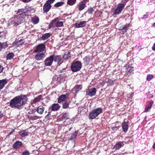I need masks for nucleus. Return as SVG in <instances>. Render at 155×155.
<instances>
[{
	"label": "nucleus",
	"mask_w": 155,
	"mask_h": 155,
	"mask_svg": "<svg viewBox=\"0 0 155 155\" xmlns=\"http://www.w3.org/2000/svg\"><path fill=\"white\" fill-rule=\"evenodd\" d=\"M55 0H48L46 1V2L47 3H48L50 5H51V4L53 3Z\"/></svg>",
	"instance_id": "obj_48"
},
{
	"label": "nucleus",
	"mask_w": 155,
	"mask_h": 155,
	"mask_svg": "<svg viewBox=\"0 0 155 155\" xmlns=\"http://www.w3.org/2000/svg\"><path fill=\"white\" fill-rule=\"evenodd\" d=\"M71 56L70 52L68 51L65 53V54L64 55L63 58L64 59H67Z\"/></svg>",
	"instance_id": "obj_28"
},
{
	"label": "nucleus",
	"mask_w": 155,
	"mask_h": 155,
	"mask_svg": "<svg viewBox=\"0 0 155 155\" xmlns=\"http://www.w3.org/2000/svg\"><path fill=\"white\" fill-rule=\"evenodd\" d=\"M77 133H74L72 136L71 137V139H73L74 138H75L76 136H77Z\"/></svg>",
	"instance_id": "obj_50"
},
{
	"label": "nucleus",
	"mask_w": 155,
	"mask_h": 155,
	"mask_svg": "<svg viewBox=\"0 0 155 155\" xmlns=\"http://www.w3.org/2000/svg\"><path fill=\"white\" fill-rule=\"evenodd\" d=\"M15 131V130L14 129H12V131L9 133V135H11L12 134L13 132H14Z\"/></svg>",
	"instance_id": "obj_54"
},
{
	"label": "nucleus",
	"mask_w": 155,
	"mask_h": 155,
	"mask_svg": "<svg viewBox=\"0 0 155 155\" xmlns=\"http://www.w3.org/2000/svg\"><path fill=\"white\" fill-rule=\"evenodd\" d=\"M5 35V31H0V38L4 36Z\"/></svg>",
	"instance_id": "obj_47"
},
{
	"label": "nucleus",
	"mask_w": 155,
	"mask_h": 155,
	"mask_svg": "<svg viewBox=\"0 0 155 155\" xmlns=\"http://www.w3.org/2000/svg\"><path fill=\"white\" fill-rule=\"evenodd\" d=\"M125 142L123 141H118L117 142L114 147V148L116 150H118L120 148L124 145Z\"/></svg>",
	"instance_id": "obj_13"
},
{
	"label": "nucleus",
	"mask_w": 155,
	"mask_h": 155,
	"mask_svg": "<svg viewBox=\"0 0 155 155\" xmlns=\"http://www.w3.org/2000/svg\"><path fill=\"white\" fill-rule=\"evenodd\" d=\"M86 21H81L76 23L75 24V27L77 28L83 27L86 25Z\"/></svg>",
	"instance_id": "obj_12"
},
{
	"label": "nucleus",
	"mask_w": 155,
	"mask_h": 155,
	"mask_svg": "<svg viewBox=\"0 0 155 155\" xmlns=\"http://www.w3.org/2000/svg\"><path fill=\"white\" fill-rule=\"evenodd\" d=\"M14 56V54L13 53H8L7 56V60H11L13 58Z\"/></svg>",
	"instance_id": "obj_30"
},
{
	"label": "nucleus",
	"mask_w": 155,
	"mask_h": 155,
	"mask_svg": "<svg viewBox=\"0 0 155 155\" xmlns=\"http://www.w3.org/2000/svg\"><path fill=\"white\" fill-rule=\"evenodd\" d=\"M24 39H21L19 40H16L15 41L14 44L17 47L20 46L22 45L24 43Z\"/></svg>",
	"instance_id": "obj_20"
},
{
	"label": "nucleus",
	"mask_w": 155,
	"mask_h": 155,
	"mask_svg": "<svg viewBox=\"0 0 155 155\" xmlns=\"http://www.w3.org/2000/svg\"><path fill=\"white\" fill-rule=\"evenodd\" d=\"M68 118V113H64V114H63L62 117V119L63 120H67Z\"/></svg>",
	"instance_id": "obj_35"
},
{
	"label": "nucleus",
	"mask_w": 155,
	"mask_h": 155,
	"mask_svg": "<svg viewBox=\"0 0 155 155\" xmlns=\"http://www.w3.org/2000/svg\"><path fill=\"white\" fill-rule=\"evenodd\" d=\"M45 46L44 44H41L38 45L36 49L34 50V51L35 52H45Z\"/></svg>",
	"instance_id": "obj_6"
},
{
	"label": "nucleus",
	"mask_w": 155,
	"mask_h": 155,
	"mask_svg": "<svg viewBox=\"0 0 155 155\" xmlns=\"http://www.w3.org/2000/svg\"><path fill=\"white\" fill-rule=\"evenodd\" d=\"M36 111L35 109V110L32 109V110H30L28 112V113L30 114H31L32 113H34Z\"/></svg>",
	"instance_id": "obj_49"
},
{
	"label": "nucleus",
	"mask_w": 155,
	"mask_h": 155,
	"mask_svg": "<svg viewBox=\"0 0 155 155\" xmlns=\"http://www.w3.org/2000/svg\"><path fill=\"white\" fill-rule=\"evenodd\" d=\"M51 35L49 33H45L42 36L41 39L44 40L48 39L50 37Z\"/></svg>",
	"instance_id": "obj_24"
},
{
	"label": "nucleus",
	"mask_w": 155,
	"mask_h": 155,
	"mask_svg": "<svg viewBox=\"0 0 155 155\" xmlns=\"http://www.w3.org/2000/svg\"><path fill=\"white\" fill-rule=\"evenodd\" d=\"M32 21L34 24H36L39 22V18L36 16L33 17L31 19Z\"/></svg>",
	"instance_id": "obj_27"
},
{
	"label": "nucleus",
	"mask_w": 155,
	"mask_h": 155,
	"mask_svg": "<svg viewBox=\"0 0 155 155\" xmlns=\"http://www.w3.org/2000/svg\"><path fill=\"white\" fill-rule=\"evenodd\" d=\"M8 82L6 79H3L0 80V90L2 89Z\"/></svg>",
	"instance_id": "obj_21"
},
{
	"label": "nucleus",
	"mask_w": 155,
	"mask_h": 155,
	"mask_svg": "<svg viewBox=\"0 0 155 155\" xmlns=\"http://www.w3.org/2000/svg\"><path fill=\"white\" fill-rule=\"evenodd\" d=\"M53 55H51L45 60L44 62L45 66H50L51 65L53 61Z\"/></svg>",
	"instance_id": "obj_7"
},
{
	"label": "nucleus",
	"mask_w": 155,
	"mask_h": 155,
	"mask_svg": "<svg viewBox=\"0 0 155 155\" xmlns=\"http://www.w3.org/2000/svg\"><path fill=\"white\" fill-rule=\"evenodd\" d=\"M153 75L151 74L147 75V81H150L153 78Z\"/></svg>",
	"instance_id": "obj_40"
},
{
	"label": "nucleus",
	"mask_w": 155,
	"mask_h": 155,
	"mask_svg": "<svg viewBox=\"0 0 155 155\" xmlns=\"http://www.w3.org/2000/svg\"><path fill=\"white\" fill-rule=\"evenodd\" d=\"M153 101H150V103H149V104H148V105H150V104H151V107H152V105L153 104Z\"/></svg>",
	"instance_id": "obj_57"
},
{
	"label": "nucleus",
	"mask_w": 155,
	"mask_h": 155,
	"mask_svg": "<svg viewBox=\"0 0 155 155\" xmlns=\"http://www.w3.org/2000/svg\"><path fill=\"white\" fill-rule=\"evenodd\" d=\"M94 10L92 8H91L89 9H88L87 12L89 14H91L93 12Z\"/></svg>",
	"instance_id": "obj_43"
},
{
	"label": "nucleus",
	"mask_w": 155,
	"mask_h": 155,
	"mask_svg": "<svg viewBox=\"0 0 155 155\" xmlns=\"http://www.w3.org/2000/svg\"><path fill=\"white\" fill-rule=\"evenodd\" d=\"M125 5L123 4H119L115 9L114 14L117 15L119 14L124 8Z\"/></svg>",
	"instance_id": "obj_5"
},
{
	"label": "nucleus",
	"mask_w": 155,
	"mask_h": 155,
	"mask_svg": "<svg viewBox=\"0 0 155 155\" xmlns=\"http://www.w3.org/2000/svg\"><path fill=\"white\" fill-rule=\"evenodd\" d=\"M53 58V61L55 62H58V64L59 65H60L63 62L61 60V58L60 55H52Z\"/></svg>",
	"instance_id": "obj_11"
},
{
	"label": "nucleus",
	"mask_w": 155,
	"mask_h": 155,
	"mask_svg": "<svg viewBox=\"0 0 155 155\" xmlns=\"http://www.w3.org/2000/svg\"><path fill=\"white\" fill-rule=\"evenodd\" d=\"M153 26L154 27H155V22L153 23Z\"/></svg>",
	"instance_id": "obj_59"
},
{
	"label": "nucleus",
	"mask_w": 155,
	"mask_h": 155,
	"mask_svg": "<svg viewBox=\"0 0 155 155\" xmlns=\"http://www.w3.org/2000/svg\"><path fill=\"white\" fill-rule=\"evenodd\" d=\"M37 53V54L35 57V58L36 60H42L45 57V54L44 53Z\"/></svg>",
	"instance_id": "obj_10"
},
{
	"label": "nucleus",
	"mask_w": 155,
	"mask_h": 155,
	"mask_svg": "<svg viewBox=\"0 0 155 155\" xmlns=\"http://www.w3.org/2000/svg\"><path fill=\"white\" fill-rule=\"evenodd\" d=\"M22 1L24 2H28L30 1H31V0H21Z\"/></svg>",
	"instance_id": "obj_52"
},
{
	"label": "nucleus",
	"mask_w": 155,
	"mask_h": 155,
	"mask_svg": "<svg viewBox=\"0 0 155 155\" xmlns=\"http://www.w3.org/2000/svg\"><path fill=\"white\" fill-rule=\"evenodd\" d=\"M0 45L1 46L2 49L3 48H5L8 46L7 42H5L2 43H0Z\"/></svg>",
	"instance_id": "obj_33"
},
{
	"label": "nucleus",
	"mask_w": 155,
	"mask_h": 155,
	"mask_svg": "<svg viewBox=\"0 0 155 155\" xmlns=\"http://www.w3.org/2000/svg\"><path fill=\"white\" fill-rule=\"evenodd\" d=\"M76 0H68L67 3L68 5H72L76 2Z\"/></svg>",
	"instance_id": "obj_31"
},
{
	"label": "nucleus",
	"mask_w": 155,
	"mask_h": 155,
	"mask_svg": "<svg viewBox=\"0 0 155 155\" xmlns=\"http://www.w3.org/2000/svg\"><path fill=\"white\" fill-rule=\"evenodd\" d=\"M122 128L123 131L124 133H126L128 128V122L124 121L122 124Z\"/></svg>",
	"instance_id": "obj_17"
},
{
	"label": "nucleus",
	"mask_w": 155,
	"mask_h": 155,
	"mask_svg": "<svg viewBox=\"0 0 155 155\" xmlns=\"http://www.w3.org/2000/svg\"><path fill=\"white\" fill-rule=\"evenodd\" d=\"M3 69L4 68L2 66L0 65V73L2 72L3 70Z\"/></svg>",
	"instance_id": "obj_51"
},
{
	"label": "nucleus",
	"mask_w": 155,
	"mask_h": 155,
	"mask_svg": "<svg viewBox=\"0 0 155 155\" xmlns=\"http://www.w3.org/2000/svg\"><path fill=\"white\" fill-rule=\"evenodd\" d=\"M18 133L22 137H25L28 135V132L27 130H23Z\"/></svg>",
	"instance_id": "obj_22"
},
{
	"label": "nucleus",
	"mask_w": 155,
	"mask_h": 155,
	"mask_svg": "<svg viewBox=\"0 0 155 155\" xmlns=\"http://www.w3.org/2000/svg\"><path fill=\"white\" fill-rule=\"evenodd\" d=\"M82 88V86L80 85H78L75 86L72 89V91H75L76 92L78 91Z\"/></svg>",
	"instance_id": "obj_25"
},
{
	"label": "nucleus",
	"mask_w": 155,
	"mask_h": 155,
	"mask_svg": "<svg viewBox=\"0 0 155 155\" xmlns=\"http://www.w3.org/2000/svg\"><path fill=\"white\" fill-rule=\"evenodd\" d=\"M22 145V143L19 141H16L13 145V147L14 149H17L21 147Z\"/></svg>",
	"instance_id": "obj_18"
},
{
	"label": "nucleus",
	"mask_w": 155,
	"mask_h": 155,
	"mask_svg": "<svg viewBox=\"0 0 155 155\" xmlns=\"http://www.w3.org/2000/svg\"><path fill=\"white\" fill-rule=\"evenodd\" d=\"M102 108L101 107L92 110L89 114V118L91 119L95 118L102 113Z\"/></svg>",
	"instance_id": "obj_3"
},
{
	"label": "nucleus",
	"mask_w": 155,
	"mask_h": 155,
	"mask_svg": "<svg viewBox=\"0 0 155 155\" xmlns=\"http://www.w3.org/2000/svg\"><path fill=\"white\" fill-rule=\"evenodd\" d=\"M63 25V22L62 21H59L58 20L57 21L56 27H61Z\"/></svg>",
	"instance_id": "obj_36"
},
{
	"label": "nucleus",
	"mask_w": 155,
	"mask_h": 155,
	"mask_svg": "<svg viewBox=\"0 0 155 155\" xmlns=\"http://www.w3.org/2000/svg\"><path fill=\"white\" fill-rule=\"evenodd\" d=\"M151 105H147L145 109V110L144 111V112H147L148 110L151 109Z\"/></svg>",
	"instance_id": "obj_41"
},
{
	"label": "nucleus",
	"mask_w": 155,
	"mask_h": 155,
	"mask_svg": "<svg viewBox=\"0 0 155 155\" xmlns=\"http://www.w3.org/2000/svg\"><path fill=\"white\" fill-rule=\"evenodd\" d=\"M96 93V89L95 88H93L88 90L86 91V95L91 97L95 95Z\"/></svg>",
	"instance_id": "obj_9"
},
{
	"label": "nucleus",
	"mask_w": 155,
	"mask_h": 155,
	"mask_svg": "<svg viewBox=\"0 0 155 155\" xmlns=\"http://www.w3.org/2000/svg\"><path fill=\"white\" fill-rule=\"evenodd\" d=\"M71 128H70L69 129V131H70L71 130Z\"/></svg>",
	"instance_id": "obj_60"
},
{
	"label": "nucleus",
	"mask_w": 155,
	"mask_h": 155,
	"mask_svg": "<svg viewBox=\"0 0 155 155\" xmlns=\"http://www.w3.org/2000/svg\"><path fill=\"white\" fill-rule=\"evenodd\" d=\"M153 149H155V143H154V144L153 146Z\"/></svg>",
	"instance_id": "obj_58"
},
{
	"label": "nucleus",
	"mask_w": 155,
	"mask_h": 155,
	"mask_svg": "<svg viewBox=\"0 0 155 155\" xmlns=\"http://www.w3.org/2000/svg\"><path fill=\"white\" fill-rule=\"evenodd\" d=\"M27 101V98L25 95L17 96L11 100L9 106L12 108L19 109L26 103Z\"/></svg>",
	"instance_id": "obj_2"
},
{
	"label": "nucleus",
	"mask_w": 155,
	"mask_h": 155,
	"mask_svg": "<svg viewBox=\"0 0 155 155\" xmlns=\"http://www.w3.org/2000/svg\"><path fill=\"white\" fill-rule=\"evenodd\" d=\"M60 106L58 104H54L51 106V111H57L60 108Z\"/></svg>",
	"instance_id": "obj_19"
},
{
	"label": "nucleus",
	"mask_w": 155,
	"mask_h": 155,
	"mask_svg": "<svg viewBox=\"0 0 155 155\" xmlns=\"http://www.w3.org/2000/svg\"><path fill=\"white\" fill-rule=\"evenodd\" d=\"M51 7V5L46 3L43 6V10L45 12L47 13L49 11Z\"/></svg>",
	"instance_id": "obj_16"
},
{
	"label": "nucleus",
	"mask_w": 155,
	"mask_h": 155,
	"mask_svg": "<svg viewBox=\"0 0 155 155\" xmlns=\"http://www.w3.org/2000/svg\"><path fill=\"white\" fill-rule=\"evenodd\" d=\"M58 20V18H56L52 21L49 25V28L51 29L52 28L56 27L57 21Z\"/></svg>",
	"instance_id": "obj_14"
},
{
	"label": "nucleus",
	"mask_w": 155,
	"mask_h": 155,
	"mask_svg": "<svg viewBox=\"0 0 155 155\" xmlns=\"http://www.w3.org/2000/svg\"><path fill=\"white\" fill-rule=\"evenodd\" d=\"M41 98V96L40 95L37 97L35 98L34 99L31 101L32 103L35 104L39 101Z\"/></svg>",
	"instance_id": "obj_26"
},
{
	"label": "nucleus",
	"mask_w": 155,
	"mask_h": 155,
	"mask_svg": "<svg viewBox=\"0 0 155 155\" xmlns=\"http://www.w3.org/2000/svg\"><path fill=\"white\" fill-rule=\"evenodd\" d=\"M51 111H49L48 112V114L46 115L45 118L48 119H51L52 116L51 114Z\"/></svg>",
	"instance_id": "obj_39"
},
{
	"label": "nucleus",
	"mask_w": 155,
	"mask_h": 155,
	"mask_svg": "<svg viewBox=\"0 0 155 155\" xmlns=\"http://www.w3.org/2000/svg\"><path fill=\"white\" fill-rule=\"evenodd\" d=\"M82 64L80 61H74L71 64V69L73 72H77L80 70Z\"/></svg>",
	"instance_id": "obj_4"
},
{
	"label": "nucleus",
	"mask_w": 155,
	"mask_h": 155,
	"mask_svg": "<svg viewBox=\"0 0 155 155\" xmlns=\"http://www.w3.org/2000/svg\"><path fill=\"white\" fill-rule=\"evenodd\" d=\"M86 4L82 3L79 6V11H82L84 9V8L86 7Z\"/></svg>",
	"instance_id": "obj_32"
},
{
	"label": "nucleus",
	"mask_w": 155,
	"mask_h": 155,
	"mask_svg": "<svg viewBox=\"0 0 155 155\" xmlns=\"http://www.w3.org/2000/svg\"><path fill=\"white\" fill-rule=\"evenodd\" d=\"M69 106V104L67 102H65L63 104V108L64 109H66Z\"/></svg>",
	"instance_id": "obj_42"
},
{
	"label": "nucleus",
	"mask_w": 155,
	"mask_h": 155,
	"mask_svg": "<svg viewBox=\"0 0 155 155\" xmlns=\"http://www.w3.org/2000/svg\"><path fill=\"white\" fill-rule=\"evenodd\" d=\"M152 49L153 51H155V43L153 44L152 47Z\"/></svg>",
	"instance_id": "obj_53"
},
{
	"label": "nucleus",
	"mask_w": 155,
	"mask_h": 155,
	"mask_svg": "<svg viewBox=\"0 0 155 155\" xmlns=\"http://www.w3.org/2000/svg\"><path fill=\"white\" fill-rule=\"evenodd\" d=\"M114 81L112 80H111L110 79L108 81H107V83L108 85H113V84Z\"/></svg>",
	"instance_id": "obj_45"
},
{
	"label": "nucleus",
	"mask_w": 155,
	"mask_h": 155,
	"mask_svg": "<svg viewBox=\"0 0 155 155\" xmlns=\"http://www.w3.org/2000/svg\"><path fill=\"white\" fill-rule=\"evenodd\" d=\"M147 15H146L144 14L143 15L142 18L144 19L145 18H147Z\"/></svg>",
	"instance_id": "obj_55"
},
{
	"label": "nucleus",
	"mask_w": 155,
	"mask_h": 155,
	"mask_svg": "<svg viewBox=\"0 0 155 155\" xmlns=\"http://www.w3.org/2000/svg\"><path fill=\"white\" fill-rule=\"evenodd\" d=\"M119 128V126H114L111 128V129L113 131H115Z\"/></svg>",
	"instance_id": "obj_46"
},
{
	"label": "nucleus",
	"mask_w": 155,
	"mask_h": 155,
	"mask_svg": "<svg viewBox=\"0 0 155 155\" xmlns=\"http://www.w3.org/2000/svg\"><path fill=\"white\" fill-rule=\"evenodd\" d=\"M69 94L67 93L65 94H62L60 96L58 99V102L59 103L64 102L66 99L68 98Z\"/></svg>",
	"instance_id": "obj_8"
},
{
	"label": "nucleus",
	"mask_w": 155,
	"mask_h": 155,
	"mask_svg": "<svg viewBox=\"0 0 155 155\" xmlns=\"http://www.w3.org/2000/svg\"><path fill=\"white\" fill-rule=\"evenodd\" d=\"M127 71V72H132L134 71V67L132 66H130L129 65V66L127 67L126 68Z\"/></svg>",
	"instance_id": "obj_34"
},
{
	"label": "nucleus",
	"mask_w": 155,
	"mask_h": 155,
	"mask_svg": "<svg viewBox=\"0 0 155 155\" xmlns=\"http://www.w3.org/2000/svg\"><path fill=\"white\" fill-rule=\"evenodd\" d=\"M3 114H2V113L0 112V118H2L3 117Z\"/></svg>",
	"instance_id": "obj_56"
},
{
	"label": "nucleus",
	"mask_w": 155,
	"mask_h": 155,
	"mask_svg": "<svg viewBox=\"0 0 155 155\" xmlns=\"http://www.w3.org/2000/svg\"><path fill=\"white\" fill-rule=\"evenodd\" d=\"M92 58L91 56L89 55H87L86 56L83 58V60L84 62L87 63H90L91 61Z\"/></svg>",
	"instance_id": "obj_23"
},
{
	"label": "nucleus",
	"mask_w": 155,
	"mask_h": 155,
	"mask_svg": "<svg viewBox=\"0 0 155 155\" xmlns=\"http://www.w3.org/2000/svg\"><path fill=\"white\" fill-rule=\"evenodd\" d=\"M64 2H59L57 3L54 5V6L55 7H59L63 5Z\"/></svg>",
	"instance_id": "obj_38"
},
{
	"label": "nucleus",
	"mask_w": 155,
	"mask_h": 155,
	"mask_svg": "<svg viewBox=\"0 0 155 155\" xmlns=\"http://www.w3.org/2000/svg\"><path fill=\"white\" fill-rule=\"evenodd\" d=\"M127 27L126 26H124V27H123L122 28L120 29V33L121 34H123L126 33L127 30Z\"/></svg>",
	"instance_id": "obj_29"
},
{
	"label": "nucleus",
	"mask_w": 155,
	"mask_h": 155,
	"mask_svg": "<svg viewBox=\"0 0 155 155\" xmlns=\"http://www.w3.org/2000/svg\"><path fill=\"white\" fill-rule=\"evenodd\" d=\"M45 108L44 105L40 106L35 109L37 112L40 114H42L43 113Z\"/></svg>",
	"instance_id": "obj_15"
},
{
	"label": "nucleus",
	"mask_w": 155,
	"mask_h": 155,
	"mask_svg": "<svg viewBox=\"0 0 155 155\" xmlns=\"http://www.w3.org/2000/svg\"><path fill=\"white\" fill-rule=\"evenodd\" d=\"M30 153L27 150H25L23 152L22 155H29Z\"/></svg>",
	"instance_id": "obj_44"
},
{
	"label": "nucleus",
	"mask_w": 155,
	"mask_h": 155,
	"mask_svg": "<svg viewBox=\"0 0 155 155\" xmlns=\"http://www.w3.org/2000/svg\"><path fill=\"white\" fill-rule=\"evenodd\" d=\"M72 122L73 121L71 120L68 118L66 121L64 122V124H66V125H68L72 123Z\"/></svg>",
	"instance_id": "obj_37"
},
{
	"label": "nucleus",
	"mask_w": 155,
	"mask_h": 155,
	"mask_svg": "<svg viewBox=\"0 0 155 155\" xmlns=\"http://www.w3.org/2000/svg\"><path fill=\"white\" fill-rule=\"evenodd\" d=\"M27 12L23 9H18L16 13V15L9 20L10 25L13 26H17L22 23L24 22L25 19L24 16L26 15Z\"/></svg>",
	"instance_id": "obj_1"
}]
</instances>
